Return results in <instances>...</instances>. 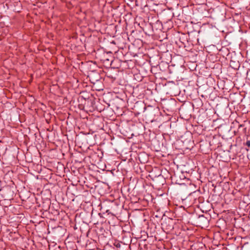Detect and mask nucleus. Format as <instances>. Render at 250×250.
Here are the masks:
<instances>
[{
	"instance_id": "7ed1b4c3",
	"label": "nucleus",
	"mask_w": 250,
	"mask_h": 250,
	"mask_svg": "<svg viewBox=\"0 0 250 250\" xmlns=\"http://www.w3.org/2000/svg\"><path fill=\"white\" fill-rule=\"evenodd\" d=\"M144 110L142 114L143 121L146 123L152 122L153 120L154 109L151 106L144 107Z\"/></svg>"
},
{
	"instance_id": "39448f33",
	"label": "nucleus",
	"mask_w": 250,
	"mask_h": 250,
	"mask_svg": "<svg viewBox=\"0 0 250 250\" xmlns=\"http://www.w3.org/2000/svg\"><path fill=\"white\" fill-rule=\"evenodd\" d=\"M149 230L148 222L146 219L143 221V225L142 227V241H146L148 237V231Z\"/></svg>"
},
{
	"instance_id": "6e6552de",
	"label": "nucleus",
	"mask_w": 250,
	"mask_h": 250,
	"mask_svg": "<svg viewBox=\"0 0 250 250\" xmlns=\"http://www.w3.org/2000/svg\"><path fill=\"white\" fill-rule=\"evenodd\" d=\"M246 145L249 146V147H250V141H247L246 142Z\"/></svg>"
},
{
	"instance_id": "f8f14e48",
	"label": "nucleus",
	"mask_w": 250,
	"mask_h": 250,
	"mask_svg": "<svg viewBox=\"0 0 250 250\" xmlns=\"http://www.w3.org/2000/svg\"><path fill=\"white\" fill-rule=\"evenodd\" d=\"M243 126V125H239V127Z\"/></svg>"
},
{
	"instance_id": "1a4fd4ad",
	"label": "nucleus",
	"mask_w": 250,
	"mask_h": 250,
	"mask_svg": "<svg viewBox=\"0 0 250 250\" xmlns=\"http://www.w3.org/2000/svg\"><path fill=\"white\" fill-rule=\"evenodd\" d=\"M116 246L117 247H120V244L119 243H118L116 245Z\"/></svg>"
},
{
	"instance_id": "f03ea898",
	"label": "nucleus",
	"mask_w": 250,
	"mask_h": 250,
	"mask_svg": "<svg viewBox=\"0 0 250 250\" xmlns=\"http://www.w3.org/2000/svg\"><path fill=\"white\" fill-rule=\"evenodd\" d=\"M143 188L142 193H144V198L142 199V206L146 207L148 205L149 202L152 199L151 195L152 188L150 185H146L143 186Z\"/></svg>"
},
{
	"instance_id": "0eeeda50",
	"label": "nucleus",
	"mask_w": 250,
	"mask_h": 250,
	"mask_svg": "<svg viewBox=\"0 0 250 250\" xmlns=\"http://www.w3.org/2000/svg\"><path fill=\"white\" fill-rule=\"evenodd\" d=\"M134 78L137 82H140L141 81V75L139 73H135V69H134Z\"/></svg>"
},
{
	"instance_id": "9b49d317",
	"label": "nucleus",
	"mask_w": 250,
	"mask_h": 250,
	"mask_svg": "<svg viewBox=\"0 0 250 250\" xmlns=\"http://www.w3.org/2000/svg\"><path fill=\"white\" fill-rule=\"evenodd\" d=\"M146 8L147 9H148V7L146 5L145 6V8Z\"/></svg>"
},
{
	"instance_id": "423d86ee",
	"label": "nucleus",
	"mask_w": 250,
	"mask_h": 250,
	"mask_svg": "<svg viewBox=\"0 0 250 250\" xmlns=\"http://www.w3.org/2000/svg\"><path fill=\"white\" fill-rule=\"evenodd\" d=\"M143 138L144 139V144H145L147 147H148L150 145L151 141V137H150V132L149 131L148 132H145L143 135Z\"/></svg>"
},
{
	"instance_id": "9d476101",
	"label": "nucleus",
	"mask_w": 250,
	"mask_h": 250,
	"mask_svg": "<svg viewBox=\"0 0 250 250\" xmlns=\"http://www.w3.org/2000/svg\"><path fill=\"white\" fill-rule=\"evenodd\" d=\"M147 247V245L146 244H144V248L146 249V248Z\"/></svg>"
},
{
	"instance_id": "f257e3e1",
	"label": "nucleus",
	"mask_w": 250,
	"mask_h": 250,
	"mask_svg": "<svg viewBox=\"0 0 250 250\" xmlns=\"http://www.w3.org/2000/svg\"><path fill=\"white\" fill-rule=\"evenodd\" d=\"M149 46L146 42L142 41V55L143 58L146 61L142 64V82L146 84L144 86L145 89L144 91L146 93H151L150 89L148 88V83H150L148 78L149 74L151 72V67L150 64V57L148 56L147 51L149 50Z\"/></svg>"
},
{
	"instance_id": "20e7f679",
	"label": "nucleus",
	"mask_w": 250,
	"mask_h": 250,
	"mask_svg": "<svg viewBox=\"0 0 250 250\" xmlns=\"http://www.w3.org/2000/svg\"><path fill=\"white\" fill-rule=\"evenodd\" d=\"M146 15V19L144 20L143 22H142V30H143L146 35L149 36L153 33V25L151 21H149L148 14H145Z\"/></svg>"
}]
</instances>
